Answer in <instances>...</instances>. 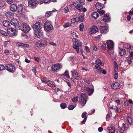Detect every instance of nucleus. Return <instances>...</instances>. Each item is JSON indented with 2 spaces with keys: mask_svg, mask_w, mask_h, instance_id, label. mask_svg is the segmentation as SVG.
I'll use <instances>...</instances> for the list:
<instances>
[{
  "mask_svg": "<svg viewBox=\"0 0 133 133\" xmlns=\"http://www.w3.org/2000/svg\"><path fill=\"white\" fill-rule=\"evenodd\" d=\"M85 3V1L84 0H80L77 1L75 2H74L73 4V5L75 6V8L79 10L82 9V8L83 6V5Z\"/></svg>",
  "mask_w": 133,
  "mask_h": 133,
  "instance_id": "7ed1b4c3",
  "label": "nucleus"
},
{
  "mask_svg": "<svg viewBox=\"0 0 133 133\" xmlns=\"http://www.w3.org/2000/svg\"><path fill=\"white\" fill-rule=\"evenodd\" d=\"M78 17H76L75 18H73L71 19V21L72 23H75L76 22H77Z\"/></svg>",
  "mask_w": 133,
  "mask_h": 133,
  "instance_id": "5fc2aeb1",
  "label": "nucleus"
},
{
  "mask_svg": "<svg viewBox=\"0 0 133 133\" xmlns=\"http://www.w3.org/2000/svg\"><path fill=\"white\" fill-rule=\"evenodd\" d=\"M84 27V25L82 23H81L79 26V30L81 31H83V30Z\"/></svg>",
  "mask_w": 133,
  "mask_h": 133,
  "instance_id": "79ce46f5",
  "label": "nucleus"
},
{
  "mask_svg": "<svg viewBox=\"0 0 133 133\" xmlns=\"http://www.w3.org/2000/svg\"><path fill=\"white\" fill-rule=\"evenodd\" d=\"M97 11L101 15L104 14L105 12V11L104 10H97Z\"/></svg>",
  "mask_w": 133,
  "mask_h": 133,
  "instance_id": "ea45409f",
  "label": "nucleus"
},
{
  "mask_svg": "<svg viewBox=\"0 0 133 133\" xmlns=\"http://www.w3.org/2000/svg\"><path fill=\"white\" fill-rule=\"evenodd\" d=\"M82 9H80V10H79L80 12H82V11L83 12H85L87 11V10L86 8L85 7L83 8V6L82 7Z\"/></svg>",
  "mask_w": 133,
  "mask_h": 133,
  "instance_id": "603ef678",
  "label": "nucleus"
},
{
  "mask_svg": "<svg viewBox=\"0 0 133 133\" xmlns=\"http://www.w3.org/2000/svg\"><path fill=\"white\" fill-rule=\"evenodd\" d=\"M129 50L130 53L129 57H132L133 56V52H132V51H133V50L132 49H129Z\"/></svg>",
  "mask_w": 133,
  "mask_h": 133,
  "instance_id": "de8ad7c7",
  "label": "nucleus"
},
{
  "mask_svg": "<svg viewBox=\"0 0 133 133\" xmlns=\"http://www.w3.org/2000/svg\"><path fill=\"white\" fill-rule=\"evenodd\" d=\"M120 88V85L117 82H115L111 85V88L114 89H116Z\"/></svg>",
  "mask_w": 133,
  "mask_h": 133,
  "instance_id": "dca6fc26",
  "label": "nucleus"
},
{
  "mask_svg": "<svg viewBox=\"0 0 133 133\" xmlns=\"http://www.w3.org/2000/svg\"><path fill=\"white\" fill-rule=\"evenodd\" d=\"M114 65L115 69L116 70H117L118 69V66L117 63L115 62H114Z\"/></svg>",
  "mask_w": 133,
  "mask_h": 133,
  "instance_id": "bf43d9fd",
  "label": "nucleus"
},
{
  "mask_svg": "<svg viewBox=\"0 0 133 133\" xmlns=\"http://www.w3.org/2000/svg\"><path fill=\"white\" fill-rule=\"evenodd\" d=\"M5 16L9 19L13 18L14 17V14L9 11L7 12H6Z\"/></svg>",
  "mask_w": 133,
  "mask_h": 133,
  "instance_id": "f3484780",
  "label": "nucleus"
},
{
  "mask_svg": "<svg viewBox=\"0 0 133 133\" xmlns=\"http://www.w3.org/2000/svg\"><path fill=\"white\" fill-rule=\"evenodd\" d=\"M41 80L43 83H45L48 81L47 79L45 77H42L41 78Z\"/></svg>",
  "mask_w": 133,
  "mask_h": 133,
  "instance_id": "e433bc0d",
  "label": "nucleus"
},
{
  "mask_svg": "<svg viewBox=\"0 0 133 133\" xmlns=\"http://www.w3.org/2000/svg\"><path fill=\"white\" fill-rule=\"evenodd\" d=\"M60 107L62 109H64L66 107L67 105L66 103H63L60 104Z\"/></svg>",
  "mask_w": 133,
  "mask_h": 133,
  "instance_id": "f704fd0d",
  "label": "nucleus"
},
{
  "mask_svg": "<svg viewBox=\"0 0 133 133\" xmlns=\"http://www.w3.org/2000/svg\"><path fill=\"white\" fill-rule=\"evenodd\" d=\"M72 40L74 43L73 44V47L76 51L77 53H78L79 48L82 46V44L80 41L77 39L74 38Z\"/></svg>",
  "mask_w": 133,
  "mask_h": 133,
  "instance_id": "f257e3e1",
  "label": "nucleus"
},
{
  "mask_svg": "<svg viewBox=\"0 0 133 133\" xmlns=\"http://www.w3.org/2000/svg\"><path fill=\"white\" fill-rule=\"evenodd\" d=\"M5 2L3 1H0V7H3L5 5Z\"/></svg>",
  "mask_w": 133,
  "mask_h": 133,
  "instance_id": "a19ab883",
  "label": "nucleus"
},
{
  "mask_svg": "<svg viewBox=\"0 0 133 133\" xmlns=\"http://www.w3.org/2000/svg\"><path fill=\"white\" fill-rule=\"evenodd\" d=\"M43 26V25L39 22L36 23L32 26L34 31L41 30Z\"/></svg>",
  "mask_w": 133,
  "mask_h": 133,
  "instance_id": "6e6552de",
  "label": "nucleus"
},
{
  "mask_svg": "<svg viewBox=\"0 0 133 133\" xmlns=\"http://www.w3.org/2000/svg\"><path fill=\"white\" fill-rule=\"evenodd\" d=\"M87 114V112H83L82 115V117L84 118H86V119H87V117L86 116Z\"/></svg>",
  "mask_w": 133,
  "mask_h": 133,
  "instance_id": "49530a36",
  "label": "nucleus"
},
{
  "mask_svg": "<svg viewBox=\"0 0 133 133\" xmlns=\"http://www.w3.org/2000/svg\"><path fill=\"white\" fill-rule=\"evenodd\" d=\"M17 5L14 4H13L10 6V10L13 12H15L17 10Z\"/></svg>",
  "mask_w": 133,
  "mask_h": 133,
  "instance_id": "a211bd4d",
  "label": "nucleus"
},
{
  "mask_svg": "<svg viewBox=\"0 0 133 133\" xmlns=\"http://www.w3.org/2000/svg\"><path fill=\"white\" fill-rule=\"evenodd\" d=\"M124 47L126 49H131V46L128 43H127L124 46Z\"/></svg>",
  "mask_w": 133,
  "mask_h": 133,
  "instance_id": "37998d69",
  "label": "nucleus"
},
{
  "mask_svg": "<svg viewBox=\"0 0 133 133\" xmlns=\"http://www.w3.org/2000/svg\"><path fill=\"white\" fill-rule=\"evenodd\" d=\"M91 16L94 19H96L99 16V15L97 12H94L92 14Z\"/></svg>",
  "mask_w": 133,
  "mask_h": 133,
  "instance_id": "7c9ffc66",
  "label": "nucleus"
},
{
  "mask_svg": "<svg viewBox=\"0 0 133 133\" xmlns=\"http://www.w3.org/2000/svg\"><path fill=\"white\" fill-rule=\"evenodd\" d=\"M122 126H123L121 128L122 130H123L124 131L127 129L129 127V125L127 124L123 123Z\"/></svg>",
  "mask_w": 133,
  "mask_h": 133,
  "instance_id": "c756f323",
  "label": "nucleus"
},
{
  "mask_svg": "<svg viewBox=\"0 0 133 133\" xmlns=\"http://www.w3.org/2000/svg\"><path fill=\"white\" fill-rule=\"evenodd\" d=\"M37 0H29V6L31 8H35L37 5Z\"/></svg>",
  "mask_w": 133,
  "mask_h": 133,
  "instance_id": "f8f14e48",
  "label": "nucleus"
},
{
  "mask_svg": "<svg viewBox=\"0 0 133 133\" xmlns=\"http://www.w3.org/2000/svg\"><path fill=\"white\" fill-rule=\"evenodd\" d=\"M8 29V31L9 30V31H8L12 32L14 31L15 32H16V30L14 28H10Z\"/></svg>",
  "mask_w": 133,
  "mask_h": 133,
  "instance_id": "13d9d810",
  "label": "nucleus"
},
{
  "mask_svg": "<svg viewBox=\"0 0 133 133\" xmlns=\"http://www.w3.org/2000/svg\"><path fill=\"white\" fill-rule=\"evenodd\" d=\"M6 70L8 71L13 72L16 69L15 66L11 64H8L6 65Z\"/></svg>",
  "mask_w": 133,
  "mask_h": 133,
  "instance_id": "9b49d317",
  "label": "nucleus"
},
{
  "mask_svg": "<svg viewBox=\"0 0 133 133\" xmlns=\"http://www.w3.org/2000/svg\"><path fill=\"white\" fill-rule=\"evenodd\" d=\"M36 44L38 47L39 48L43 46V45L42 44V43L41 42H37L36 43Z\"/></svg>",
  "mask_w": 133,
  "mask_h": 133,
  "instance_id": "58836bf2",
  "label": "nucleus"
},
{
  "mask_svg": "<svg viewBox=\"0 0 133 133\" xmlns=\"http://www.w3.org/2000/svg\"><path fill=\"white\" fill-rule=\"evenodd\" d=\"M85 49L87 52H90V50L89 47L87 46H85Z\"/></svg>",
  "mask_w": 133,
  "mask_h": 133,
  "instance_id": "69168bd1",
  "label": "nucleus"
},
{
  "mask_svg": "<svg viewBox=\"0 0 133 133\" xmlns=\"http://www.w3.org/2000/svg\"><path fill=\"white\" fill-rule=\"evenodd\" d=\"M62 67V66L61 64L59 63H57L53 65L52 66L51 69L53 72H57Z\"/></svg>",
  "mask_w": 133,
  "mask_h": 133,
  "instance_id": "0eeeda50",
  "label": "nucleus"
},
{
  "mask_svg": "<svg viewBox=\"0 0 133 133\" xmlns=\"http://www.w3.org/2000/svg\"><path fill=\"white\" fill-rule=\"evenodd\" d=\"M44 29L46 32L51 31L53 29V26L51 23L49 21H46L44 24Z\"/></svg>",
  "mask_w": 133,
  "mask_h": 133,
  "instance_id": "20e7f679",
  "label": "nucleus"
},
{
  "mask_svg": "<svg viewBox=\"0 0 133 133\" xmlns=\"http://www.w3.org/2000/svg\"><path fill=\"white\" fill-rule=\"evenodd\" d=\"M5 69V68L4 65L0 64V71L4 70Z\"/></svg>",
  "mask_w": 133,
  "mask_h": 133,
  "instance_id": "6e6d98bb",
  "label": "nucleus"
},
{
  "mask_svg": "<svg viewBox=\"0 0 133 133\" xmlns=\"http://www.w3.org/2000/svg\"><path fill=\"white\" fill-rule=\"evenodd\" d=\"M10 24V22L7 20H5L3 22V25L6 27H8Z\"/></svg>",
  "mask_w": 133,
  "mask_h": 133,
  "instance_id": "393cba45",
  "label": "nucleus"
},
{
  "mask_svg": "<svg viewBox=\"0 0 133 133\" xmlns=\"http://www.w3.org/2000/svg\"><path fill=\"white\" fill-rule=\"evenodd\" d=\"M60 91L59 89L58 88H55L54 90V92H57L58 91Z\"/></svg>",
  "mask_w": 133,
  "mask_h": 133,
  "instance_id": "0e129e2a",
  "label": "nucleus"
},
{
  "mask_svg": "<svg viewBox=\"0 0 133 133\" xmlns=\"http://www.w3.org/2000/svg\"><path fill=\"white\" fill-rule=\"evenodd\" d=\"M54 11H48L46 12L45 16L47 17H48L51 16L52 12H53Z\"/></svg>",
  "mask_w": 133,
  "mask_h": 133,
  "instance_id": "473e14b6",
  "label": "nucleus"
},
{
  "mask_svg": "<svg viewBox=\"0 0 133 133\" xmlns=\"http://www.w3.org/2000/svg\"><path fill=\"white\" fill-rule=\"evenodd\" d=\"M42 43V44L43 45V47H44L45 46L47 45L46 42L45 41H42L40 42Z\"/></svg>",
  "mask_w": 133,
  "mask_h": 133,
  "instance_id": "c03bdc74",
  "label": "nucleus"
},
{
  "mask_svg": "<svg viewBox=\"0 0 133 133\" xmlns=\"http://www.w3.org/2000/svg\"><path fill=\"white\" fill-rule=\"evenodd\" d=\"M98 30L97 27L96 26H94L91 28V32L92 33H95L97 32Z\"/></svg>",
  "mask_w": 133,
  "mask_h": 133,
  "instance_id": "b1692460",
  "label": "nucleus"
},
{
  "mask_svg": "<svg viewBox=\"0 0 133 133\" xmlns=\"http://www.w3.org/2000/svg\"><path fill=\"white\" fill-rule=\"evenodd\" d=\"M72 73V77L71 78V80L73 82H75V79L77 80L79 78V77L78 76V74L76 71L73 70L71 71Z\"/></svg>",
  "mask_w": 133,
  "mask_h": 133,
  "instance_id": "9d476101",
  "label": "nucleus"
},
{
  "mask_svg": "<svg viewBox=\"0 0 133 133\" xmlns=\"http://www.w3.org/2000/svg\"><path fill=\"white\" fill-rule=\"evenodd\" d=\"M76 106H74L73 105H70L68 107V109L70 110H73L75 107Z\"/></svg>",
  "mask_w": 133,
  "mask_h": 133,
  "instance_id": "3c124183",
  "label": "nucleus"
},
{
  "mask_svg": "<svg viewBox=\"0 0 133 133\" xmlns=\"http://www.w3.org/2000/svg\"><path fill=\"white\" fill-rule=\"evenodd\" d=\"M10 24L11 27L13 26L17 28H19L20 25L19 24L21 23H18V20L13 19L11 20Z\"/></svg>",
  "mask_w": 133,
  "mask_h": 133,
  "instance_id": "39448f33",
  "label": "nucleus"
},
{
  "mask_svg": "<svg viewBox=\"0 0 133 133\" xmlns=\"http://www.w3.org/2000/svg\"><path fill=\"white\" fill-rule=\"evenodd\" d=\"M77 19V22H78L79 21H80L81 22H82L84 19V17L83 16H80Z\"/></svg>",
  "mask_w": 133,
  "mask_h": 133,
  "instance_id": "72a5a7b5",
  "label": "nucleus"
},
{
  "mask_svg": "<svg viewBox=\"0 0 133 133\" xmlns=\"http://www.w3.org/2000/svg\"><path fill=\"white\" fill-rule=\"evenodd\" d=\"M86 91H87L88 94L89 95H90L93 93L94 90L88 87L86 88Z\"/></svg>",
  "mask_w": 133,
  "mask_h": 133,
  "instance_id": "bb28decb",
  "label": "nucleus"
},
{
  "mask_svg": "<svg viewBox=\"0 0 133 133\" xmlns=\"http://www.w3.org/2000/svg\"><path fill=\"white\" fill-rule=\"evenodd\" d=\"M6 1L9 4H11L13 2L12 0H6Z\"/></svg>",
  "mask_w": 133,
  "mask_h": 133,
  "instance_id": "338daca9",
  "label": "nucleus"
},
{
  "mask_svg": "<svg viewBox=\"0 0 133 133\" xmlns=\"http://www.w3.org/2000/svg\"><path fill=\"white\" fill-rule=\"evenodd\" d=\"M34 33L36 36L39 38L43 35V32L41 30L34 31Z\"/></svg>",
  "mask_w": 133,
  "mask_h": 133,
  "instance_id": "2eb2a0df",
  "label": "nucleus"
},
{
  "mask_svg": "<svg viewBox=\"0 0 133 133\" xmlns=\"http://www.w3.org/2000/svg\"><path fill=\"white\" fill-rule=\"evenodd\" d=\"M95 6L96 8L98 10H101L103 8V4L99 2H97L96 3Z\"/></svg>",
  "mask_w": 133,
  "mask_h": 133,
  "instance_id": "6ab92c4d",
  "label": "nucleus"
},
{
  "mask_svg": "<svg viewBox=\"0 0 133 133\" xmlns=\"http://www.w3.org/2000/svg\"><path fill=\"white\" fill-rule=\"evenodd\" d=\"M78 96H76L73 97L72 99V102L74 103L77 102L78 101Z\"/></svg>",
  "mask_w": 133,
  "mask_h": 133,
  "instance_id": "c9c22d12",
  "label": "nucleus"
},
{
  "mask_svg": "<svg viewBox=\"0 0 133 133\" xmlns=\"http://www.w3.org/2000/svg\"><path fill=\"white\" fill-rule=\"evenodd\" d=\"M100 30L101 33H107L108 31L106 28L104 26H100Z\"/></svg>",
  "mask_w": 133,
  "mask_h": 133,
  "instance_id": "5701e85b",
  "label": "nucleus"
},
{
  "mask_svg": "<svg viewBox=\"0 0 133 133\" xmlns=\"http://www.w3.org/2000/svg\"><path fill=\"white\" fill-rule=\"evenodd\" d=\"M127 118L129 123H131V118L130 117H127Z\"/></svg>",
  "mask_w": 133,
  "mask_h": 133,
  "instance_id": "680f3d73",
  "label": "nucleus"
},
{
  "mask_svg": "<svg viewBox=\"0 0 133 133\" xmlns=\"http://www.w3.org/2000/svg\"><path fill=\"white\" fill-rule=\"evenodd\" d=\"M44 3L45 4H49L51 0H44Z\"/></svg>",
  "mask_w": 133,
  "mask_h": 133,
  "instance_id": "052dcab7",
  "label": "nucleus"
},
{
  "mask_svg": "<svg viewBox=\"0 0 133 133\" xmlns=\"http://www.w3.org/2000/svg\"><path fill=\"white\" fill-rule=\"evenodd\" d=\"M84 82L87 83L88 84H90V82L89 80L88 79H84Z\"/></svg>",
  "mask_w": 133,
  "mask_h": 133,
  "instance_id": "4d7b16f0",
  "label": "nucleus"
},
{
  "mask_svg": "<svg viewBox=\"0 0 133 133\" xmlns=\"http://www.w3.org/2000/svg\"><path fill=\"white\" fill-rule=\"evenodd\" d=\"M68 10L69 9L68 7H65L64 9V11L66 13H67L68 12Z\"/></svg>",
  "mask_w": 133,
  "mask_h": 133,
  "instance_id": "e2e57ef3",
  "label": "nucleus"
},
{
  "mask_svg": "<svg viewBox=\"0 0 133 133\" xmlns=\"http://www.w3.org/2000/svg\"><path fill=\"white\" fill-rule=\"evenodd\" d=\"M0 33L1 34L5 36H7V32L2 30L0 29Z\"/></svg>",
  "mask_w": 133,
  "mask_h": 133,
  "instance_id": "4c0bfd02",
  "label": "nucleus"
},
{
  "mask_svg": "<svg viewBox=\"0 0 133 133\" xmlns=\"http://www.w3.org/2000/svg\"><path fill=\"white\" fill-rule=\"evenodd\" d=\"M18 45L19 46H21L24 48H28L29 46V45L27 44H24L23 43H18Z\"/></svg>",
  "mask_w": 133,
  "mask_h": 133,
  "instance_id": "a878e982",
  "label": "nucleus"
},
{
  "mask_svg": "<svg viewBox=\"0 0 133 133\" xmlns=\"http://www.w3.org/2000/svg\"><path fill=\"white\" fill-rule=\"evenodd\" d=\"M38 3L39 4H41L44 3V1L42 0H39L38 2H37V3Z\"/></svg>",
  "mask_w": 133,
  "mask_h": 133,
  "instance_id": "774afa93",
  "label": "nucleus"
},
{
  "mask_svg": "<svg viewBox=\"0 0 133 133\" xmlns=\"http://www.w3.org/2000/svg\"><path fill=\"white\" fill-rule=\"evenodd\" d=\"M93 67L96 70V71L95 72V73L100 74L101 73L102 68L97 63L94 64L93 65Z\"/></svg>",
  "mask_w": 133,
  "mask_h": 133,
  "instance_id": "ddd939ff",
  "label": "nucleus"
},
{
  "mask_svg": "<svg viewBox=\"0 0 133 133\" xmlns=\"http://www.w3.org/2000/svg\"><path fill=\"white\" fill-rule=\"evenodd\" d=\"M110 18L108 14H106L104 15L103 18V20L105 22H109L110 20Z\"/></svg>",
  "mask_w": 133,
  "mask_h": 133,
  "instance_id": "aec40b11",
  "label": "nucleus"
},
{
  "mask_svg": "<svg viewBox=\"0 0 133 133\" xmlns=\"http://www.w3.org/2000/svg\"><path fill=\"white\" fill-rule=\"evenodd\" d=\"M46 84L50 87H55L56 85L55 83L51 81H48L46 82Z\"/></svg>",
  "mask_w": 133,
  "mask_h": 133,
  "instance_id": "412c9836",
  "label": "nucleus"
},
{
  "mask_svg": "<svg viewBox=\"0 0 133 133\" xmlns=\"http://www.w3.org/2000/svg\"><path fill=\"white\" fill-rule=\"evenodd\" d=\"M7 32L8 34L10 36L16 35L17 34L16 32H15L14 31L12 32L8 31V29H7Z\"/></svg>",
  "mask_w": 133,
  "mask_h": 133,
  "instance_id": "cd10ccee",
  "label": "nucleus"
},
{
  "mask_svg": "<svg viewBox=\"0 0 133 133\" xmlns=\"http://www.w3.org/2000/svg\"><path fill=\"white\" fill-rule=\"evenodd\" d=\"M81 99L79 102V104L82 106H84L87 102L86 95L85 94H82L81 95Z\"/></svg>",
  "mask_w": 133,
  "mask_h": 133,
  "instance_id": "423d86ee",
  "label": "nucleus"
},
{
  "mask_svg": "<svg viewBox=\"0 0 133 133\" xmlns=\"http://www.w3.org/2000/svg\"><path fill=\"white\" fill-rule=\"evenodd\" d=\"M114 109L116 110V111L117 112L119 113L121 112V110L119 108L115 106L114 107Z\"/></svg>",
  "mask_w": 133,
  "mask_h": 133,
  "instance_id": "a18cd8bd",
  "label": "nucleus"
},
{
  "mask_svg": "<svg viewBox=\"0 0 133 133\" xmlns=\"http://www.w3.org/2000/svg\"><path fill=\"white\" fill-rule=\"evenodd\" d=\"M96 63H97L98 64L100 65L101 66H103L104 65V63L102 62L101 60L99 59H97L95 61Z\"/></svg>",
  "mask_w": 133,
  "mask_h": 133,
  "instance_id": "2f4dec72",
  "label": "nucleus"
},
{
  "mask_svg": "<svg viewBox=\"0 0 133 133\" xmlns=\"http://www.w3.org/2000/svg\"><path fill=\"white\" fill-rule=\"evenodd\" d=\"M19 24L20 25L19 29L21 30L23 32L28 33L30 30V27L27 23L22 22Z\"/></svg>",
  "mask_w": 133,
  "mask_h": 133,
  "instance_id": "f03ea898",
  "label": "nucleus"
},
{
  "mask_svg": "<svg viewBox=\"0 0 133 133\" xmlns=\"http://www.w3.org/2000/svg\"><path fill=\"white\" fill-rule=\"evenodd\" d=\"M119 53L121 56H123L126 53L125 49H121L119 48Z\"/></svg>",
  "mask_w": 133,
  "mask_h": 133,
  "instance_id": "c85d7f7f",
  "label": "nucleus"
},
{
  "mask_svg": "<svg viewBox=\"0 0 133 133\" xmlns=\"http://www.w3.org/2000/svg\"><path fill=\"white\" fill-rule=\"evenodd\" d=\"M107 45L108 50H111L113 49L114 44L113 41L111 40H107L106 43Z\"/></svg>",
  "mask_w": 133,
  "mask_h": 133,
  "instance_id": "1a4fd4ad",
  "label": "nucleus"
},
{
  "mask_svg": "<svg viewBox=\"0 0 133 133\" xmlns=\"http://www.w3.org/2000/svg\"><path fill=\"white\" fill-rule=\"evenodd\" d=\"M111 115V114L110 113H108L107 114L106 116V119L107 120H108L109 119Z\"/></svg>",
  "mask_w": 133,
  "mask_h": 133,
  "instance_id": "8fccbe9b",
  "label": "nucleus"
},
{
  "mask_svg": "<svg viewBox=\"0 0 133 133\" xmlns=\"http://www.w3.org/2000/svg\"><path fill=\"white\" fill-rule=\"evenodd\" d=\"M107 130H108L109 133H114L115 132L114 127L112 126L107 127Z\"/></svg>",
  "mask_w": 133,
  "mask_h": 133,
  "instance_id": "4be33fe9",
  "label": "nucleus"
},
{
  "mask_svg": "<svg viewBox=\"0 0 133 133\" xmlns=\"http://www.w3.org/2000/svg\"><path fill=\"white\" fill-rule=\"evenodd\" d=\"M64 75L66 77L68 78L70 77V76L69 75L68 71H66L65 72L64 74Z\"/></svg>",
  "mask_w": 133,
  "mask_h": 133,
  "instance_id": "09e8293b",
  "label": "nucleus"
},
{
  "mask_svg": "<svg viewBox=\"0 0 133 133\" xmlns=\"http://www.w3.org/2000/svg\"><path fill=\"white\" fill-rule=\"evenodd\" d=\"M71 25V24L69 23H67L64 25V28H66L68 27Z\"/></svg>",
  "mask_w": 133,
  "mask_h": 133,
  "instance_id": "864d4df0",
  "label": "nucleus"
},
{
  "mask_svg": "<svg viewBox=\"0 0 133 133\" xmlns=\"http://www.w3.org/2000/svg\"><path fill=\"white\" fill-rule=\"evenodd\" d=\"M18 13L19 14H22L24 12L23 10V5L21 4H19L17 5V10Z\"/></svg>",
  "mask_w": 133,
  "mask_h": 133,
  "instance_id": "4468645a",
  "label": "nucleus"
}]
</instances>
